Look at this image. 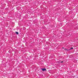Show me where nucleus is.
Returning <instances> with one entry per match:
<instances>
[{
  "mask_svg": "<svg viewBox=\"0 0 78 78\" xmlns=\"http://www.w3.org/2000/svg\"><path fill=\"white\" fill-rule=\"evenodd\" d=\"M41 70H42L43 72H44V71H45V70H46V69L45 68L41 69Z\"/></svg>",
  "mask_w": 78,
  "mask_h": 78,
  "instance_id": "f257e3e1",
  "label": "nucleus"
},
{
  "mask_svg": "<svg viewBox=\"0 0 78 78\" xmlns=\"http://www.w3.org/2000/svg\"><path fill=\"white\" fill-rule=\"evenodd\" d=\"M16 34H19V32H16Z\"/></svg>",
  "mask_w": 78,
  "mask_h": 78,
  "instance_id": "f03ea898",
  "label": "nucleus"
},
{
  "mask_svg": "<svg viewBox=\"0 0 78 78\" xmlns=\"http://www.w3.org/2000/svg\"><path fill=\"white\" fill-rule=\"evenodd\" d=\"M64 50H67V51H69V50H67V49H66V48H65V49H64Z\"/></svg>",
  "mask_w": 78,
  "mask_h": 78,
  "instance_id": "7ed1b4c3",
  "label": "nucleus"
},
{
  "mask_svg": "<svg viewBox=\"0 0 78 78\" xmlns=\"http://www.w3.org/2000/svg\"><path fill=\"white\" fill-rule=\"evenodd\" d=\"M72 49H73V48H70V49H69V50H72Z\"/></svg>",
  "mask_w": 78,
  "mask_h": 78,
  "instance_id": "20e7f679",
  "label": "nucleus"
},
{
  "mask_svg": "<svg viewBox=\"0 0 78 78\" xmlns=\"http://www.w3.org/2000/svg\"><path fill=\"white\" fill-rule=\"evenodd\" d=\"M8 52H9V53H10V51H8Z\"/></svg>",
  "mask_w": 78,
  "mask_h": 78,
  "instance_id": "39448f33",
  "label": "nucleus"
},
{
  "mask_svg": "<svg viewBox=\"0 0 78 78\" xmlns=\"http://www.w3.org/2000/svg\"><path fill=\"white\" fill-rule=\"evenodd\" d=\"M61 63H62V62H63V61H62L61 62Z\"/></svg>",
  "mask_w": 78,
  "mask_h": 78,
  "instance_id": "423d86ee",
  "label": "nucleus"
},
{
  "mask_svg": "<svg viewBox=\"0 0 78 78\" xmlns=\"http://www.w3.org/2000/svg\"><path fill=\"white\" fill-rule=\"evenodd\" d=\"M62 48H63V47H62Z\"/></svg>",
  "mask_w": 78,
  "mask_h": 78,
  "instance_id": "0eeeda50",
  "label": "nucleus"
}]
</instances>
